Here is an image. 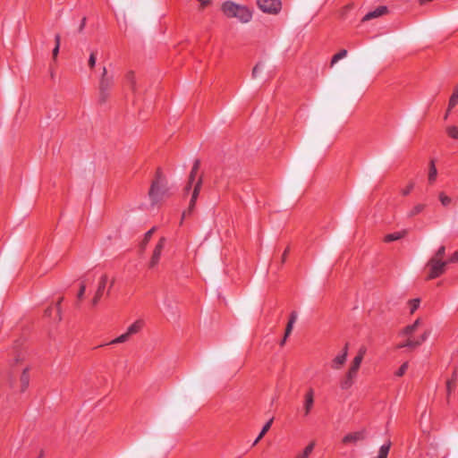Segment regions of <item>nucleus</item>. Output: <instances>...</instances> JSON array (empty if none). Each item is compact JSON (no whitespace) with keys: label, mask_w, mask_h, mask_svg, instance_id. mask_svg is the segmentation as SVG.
I'll return each instance as SVG.
<instances>
[{"label":"nucleus","mask_w":458,"mask_h":458,"mask_svg":"<svg viewBox=\"0 0 458 458\" xmlns=\"http://www.w3.org/2000/svg\"><path fill=\"white\" fill-rule=\"evenodd\" d=\"M412 187H413V184H412V183H411V184H410V185H409V186H408V187L403 191V195H407V194H409V193H410V191H411Z\"/></svg>","instance_id":"obj_47"},{"label":"nucleus","mask_w":458,"mask_h":458,"mask_svg":"<svg viewBox=\"0 0 458 458\" xmlns=\"http://www.w3.org/2000/svg\"><path fill=\"white\" fill-rule=\"evenodd\" d=\"M437 174V168H436V166L434 165V162L432 161L430 163L429 174H428V181H429V182H433L436 180Z\"/></svg>","instance_id":"obj_27"},{"label":"nucleus","mask_w":458,"mask_h":458,"mask_svg":"<svg viewBox=\"0 0 458 458\" xmlns=\"http://www.w3.org/2000/svg\"><path fill=\"white\" fill-rule=\"evenodd\" d=\"M156 227H152L149 231L145 233L144 240L141 243V248L144 249L151 238L152 234L155 233Z\"/></svg>","instance_id":"obj_32"},{"label":"nucleus","mask_w":458,"mask_h":458,"mask_svg":"<svg viewBox=\"0 0 458 458\" xmlns=\"http://www.w3.org/2000/svg\"><path fill=\"white\" fill-rule=\"evenodd\" d=\"M29 370H30L29 367L24 368L22 369L21 375L20 377L21 391H25V389L29 386V383H30Z\"/></svg>","instance_id":"obj_17"},{"label":"nucleus","mask_w":458,"mask_h":458,"mask_svg":"<svg viewBox=\"0 0 458 458\" xmlns=\"http://www.w3.org/2000/svg\"><path fill=\"white\" fill-rule=\"evenodd\" d=\"M6 376L10 377V379H11V383H13V375H12V371H6Z\"/></svg>","instance_id":"obj_49"},{"label":"nucleus","mask_w":458,"mask_h":458,"mask_svg":"<svg viewBox=\"0 0 458 458\" xmlns=\"http://www.w3.org/2000/svg\"><path fill=\"white\" fill-rule=\"evenodd\" d=\"M445 255V246H440L433 257L443 259Z\"/></svg>","instance_id":"obj_39"},{"label":"nucleus","mask_w":458,"mask_h":458,"mask_svg":"<svg viewBox=\"0 0 458 458\" xmlns=\"http://www.w3.org/2000/svg\"><path fill=\"white\" fill-rule=\"evenodd\" d=\"M446 265L447 261L432 257L427 263V267L429 269L428 279H434L444 274Z\"/></svg>","instance_id":"obj_3"},{"label":"nucleus","mask_w":458,"mask_h":458,"mask_svg":"<svg viewBox=\"0 0 458 458\" xmlns=\"http://www.w3.org/2000/svg\"><path fill=\"white\" fill-rule=\"evenodd\" d=\"M450 262H456L458 261V250L454 251L452 257L449 259Z\"/></svg>","instance_id":"obj_46"},{"label":"nucleus","mask_w":458,"mask_h":458,"mask_svg":"<svg viewBox=\"0 0 458 458\" xmlns=\"http://www.w3.org/2000/svg\"><path fill=\"white\" fill-rule=\"evenodd\" d=\"M142 327H143V321L140 319H138V320L134 321L131 325L129 326L126 332L130 335H133L138 334L141 330Z\"/></svg>","instance_id":"obj_18"},{"label":"nucleus","mask_w":458,"mask_h":458,"mask_svg":"<svg viewBox=\"0 0 458 458\" xmlns=\"http://www.w3.org/2000/svg\"><path fill=\"white\" fill-rule=\"evenodd\" d=\"M60 41H61V37H60L59 34H56L55 36V48L53 49V52H52L53 58L55 60L57 58V55H58V53H59Z\"/></svg>","instance_id":"obj_26"},{"label":"nucleus","mask_w":458,"mask_h":458,"mask_svg":"<svg viewBox=\"0 0 458 458\" xmlns=\"http://www.w3.org/2000/svg\"><path fill=\"white\" fill-rule=\"evenodd\" d=\"M165 238L162 237L160 239L158 244L156 246L153 255L151 257L150 264H149V266L151 267H155L158 263L159 258L161 255V251L165 246Z\"/></svg>","instance_id":"obj_9"},{"label":"nucleus","mask_w":458,"mask_h":458,"mask_svg":"<svg viewBox=\"0 0 458 458\" xmlns=\"http://www.w3.org/2000/svg\"><path fill=\"white\" fill-rule=\"evenodd\" d=\"M63 301V299H60L59 301H57V307L59 308V305L61 303V301Z\"/></svg>","instance_id":"obj_54"},{"label":"nucleus","mask_w":458,"mask_h":458,"mask_svg":"<svg viewBox=\"0 0 458 458\" xmlns=\"http://www.w3.org/2000/svg\"><path fill=\"white\" fill-rule=\"evenodd\" d=\"M222 10L227 17L236 18L243 23L250 21L252 16L245 6L236 4L231 1L224 3Z\"/></svg>","instance_id":"obj_1"},{"label":"nucleus","mask_w":458,"mask_h":458,"mask_svg":"<svg viewBox=\"0 0 458 458\" xmlns=\"http://www.w3.org/2000/svg\"><path fill=\"white\" fill-rule=\"evenodd\" d=\"M353 378H354V377H350L349 376V371H348L344 380L342 382V387L344 388V389L349 388L352 385V379Z\"/></svg>","instance_id":"obj_34"},{"label":"nucleus","mask_w":458,"mask_h":458,"mask_svg":"<svg viewBox=\"0 0 458 458\" xmlns=\"http://www.w3.org/2000/svg\"><path fill=\"white\" fill-rule=\"evenodd\" d=\"M347 359V351L344 350L343 352L339 355H337L333 360H332V368L334 369H339L344 364Z\"/></svg>","instance_id":"obj_15"},{"label":"nucleus","mask_w":458,"mask_h":458,"mask_svg":"<svg viewBox=\"0 0 458 458\" xmlns=\"http://www.w3.org/2000/svg\"><path fill=\"white\" fill-rule=\"evenodd\" d=\"M409 367V364L408 362H404L401 367L400 369L396 371V376L398 377H402L404 375L405 371L407 370Z\"/></svg>","instance_id":"obj_41"},{"label":"nucleus","mask_w":458,"mask_h":458,"mask_svg":"<svg viewBox=\"0 0 458 458\" xmlns=\"http://www.w3.org/2000/svg\"><path fill=\"white\" fill-rule=\"evenodd\" d=\"M259 7L266 13H276L281 8L279 0H258Z\"/></svg>","instance_id":"obj_5"},{"label":"nucleus","mask_w":458,"mask_h":458,"mask_svg":"<svg viewBox=\"0 0 458 458\" xmlns=\"http://www.w3.org/2000/svg\"><path fill=\"white\" fill-rule=\"evenodd\" d=\"M314 405V391L312 388H310L304 395L303 402V413L304 416H308Z\"/></svg>","instance_id":"obj_6"},{"label":"nucleus","mask_w":458,"mask_h":458,"mask_svg":"<svg viewBox=\"0 0 458 458\" xmlns=\"http://www.w3.org/2000/svg\"><path fill=\"white\" fill-rule=\"evenodd\" d=\"M421 325V319L417 318L413 324L405 327L401 335L406 337H411V335L418 329V327Z\"/></svg>","instance_id":"obj_13"},{"label":"nucleus","mask_w":458,"mask_h":458,"mask_svg":"<svg viewBox=\"0 0 458 458\" xmlns=\"http://www.w3.org/2000/svg\"><path fill=\"white\" fill-rule=\"evenodd\" d=\"M161 180L162 174L157 172V180L152 183L149 191V197L154 203L160 201L167 191L165 185L161 183Z\"/></svg>","instance_id":"obj_4"},{"label":"nucleus","mask_w":458,"mask_h":458,"mask_svg":"<svg viewBox=\"0 0 458 458\" xmlns=\"http://www.w3.org/2000/svg\"><path fill=\"white\" fill-rule=\"evenodd\" d=\"M390 444L384 445L380 447L377 458H386L389 453Z\"/></svg>","instance_id":"obj_28"},{"label":"nucleus","mask_w":458,"mask_h":458,"mask_svg":"<svg viewBox=\"0 0 458 458\" xmlns=\"http://www.w3.org/2000/svg\"><path fill=\"white\" fill-rule=\"evenodd\" d=\"M272 422H273V419H271L269 421H267L265 424V426L263 427L262 430L259 434L258 437L255 439V441L253 443V445H256L263 438V437L266 435V433L269 430V428H270V427L272 425Z\"/></svg>","instance_id":"obj_21"},{"label":"nucleus","mask_w":458,"mask_h":458,"mask_svg":"<svg viewBox=\"0 0 458 458\" xmlns=\"http://www.w3.org/2000/svg\"><path fill=\"white\" fill-rule=\"evenodd\" d=\"M85 23H86V18H83L82 21H81V23L80 25V28H79V31H82L84 26H85Z\"/></svg>","instance_id":"obj_48"},{"label":"nucleus","mask_w":458,"mask_h":458,"mask_svg":"<svg viewBox=\"0 0 458 458\" xmlns=\"http://www.w3.org/2000/svg\"><path fill=\"white\" fill-rule=\"evenodd\" d=\"M315 441H311L301 453L298 454L294 458H308L313 452L315 447Z\"/></svg>","instance_id":"obj_20"},{"label":"nucleus","mask_w":458,"mask_h":458,"mask_svg":"<svg viewBox=\"0 0 458 458\" xmlns=\"http://www.w3.org/2000/svg\"><path fill=\"white\" fill-rule=\"evenodd\" d=\"M263 70V64L261 63L257 64L252 70V78L257 79L258 74Z\"/></svg>","instance_id":"obj_37"},{"label":"nucleus","mask_w":458,"mask_h":458,"mask_svg":"<svg viewBox=\"0 0 458 458\" xmlns=\"http://www.w3.org/2000/svg\"><path fill=\"white\" fill-rule=\"evenodd\" d=\"M199 165H200V162L199 160L196 159L194 161V164H193V167L190 173V176H189V181H188V183L185 187V191H189V190L191 189L194 180H195V177H196V174H197V171L199 167Z\"/></svg>","instance_id":"obj_16"},{"label":"nucleus","mask_w":458,"mask_h":458,"mask_svg":"<svg viewBox=\"0 0 458 458\" xmlns=\"http://www.w3.org/2000/svg\"><path fill=\"white\" fill-rule=\"evenodd\" d=\"M365 430L356 431L346 435L343 438V443L344 444H356L360 441H363L365 439Z\"/></svg>","instance_id":"obj_8"},{"label":"nucleus","mask_w":458,"mask_h":458,"mask_svg":"<svg viewBox=\"0 0 458 458\" xmlns=\"http://www.w3.org/2000/svg\"><path fill=\"white\" fill-rule=\"evenodd\" d=\"M420 299H412L409 301L410 311L411 314L414 313L415 310L420 307Z\"/></svg>","instance_id":"obj_33"},{"label":"nucleus","mask_w":458,"mask_h":458,"mask_svg":"<svg viewBox=\"0 0 458 458\" xmlns=\"http://www.w3.org/2000/svg\"><path fill=\"white\" fill-rule=\"evenodd\" d=\"M428 335H429V332L426 331L423 333V335L420 337V339L418 341L420 342V344H421L428 339Z\"/></svg>","instance_id":"obj_45"},{"label":"nucleus","mask_w":458,"mask_h":458,"mask_svg":"<svg viewBox=\"0 0 458 458\" xmlns=\"http://www.w3.org/2000/svg\"><path fill=\"white\" fill-rule=\"evenodd\" d=\"M448 135L454 139H458V128L455 126H450L446 129Z\"/></svg>","instance_id":"obj_35"},{"label":"nucleus","mask_w":458,"mask_h":458,"mask_svg":"<svg viewBox=\"0 0 458 458\" xmlns=\"http://www.w3.org/2000/svg\"><path fill=\"white\" fill-rule=\"evenodd\" d=\"M96 53L92 52L89 58V66L90 68H94V66L96 65Z\"/></svg>","instance_id":"obj_42"},{"label":"nucleus","mask_w":458,"mask_h":458,"mask_svg":"<svg viewBox=\"0 0 458 458\" xmlns=\"http://www.w3.org/2000/svg\"><path fill=\"white\" fill-rule=\"evenodd\" d=\"M85 290H86V285L85 284L82 282L81 284V287H80V291L78 293V299H82L83 298V295H84V293H85Z\"/></svg>","instance_id":"obj_43"},{"label":"nucleus","mask_w":458,"mask_h":458,"mask_svg":"<svg viewBox=\"0 0 458 458\" xmlns=\"http://www.w3.org/2000/svg\"><path fill=\"white\" fill-rule=\"evenodd\" d=\"M287 250L283 254L282 261L284 262L285 260Z\"/></svg>","instance_id":"obj_51"},{"label":"nucleus","mask_w":458,"mask_h":458,"mask_svg":"<svg viewBox=\"0 0 458 458\" xmlns=\"http://www.w3.org/2000/svg\"><path fill=\"white\" fill-rule=\"evenodd\" d=\"M453 384H454V381L453 380H448L446 382V390H447V394L450 395L451 393H452V390H453Z\"/></svg>","instance_id":"obj_44"},{"label":"nucleus","mask_w":458,"mask_h":458,"mask_svg":"<svg viewBox=\"0 0 458 458\" xmlns=\"http://www.w3.org/2000/svg\"><path fill=\"white\" fill-rule=\"evenodd\" d=\"M427 456H428V458H432L433 454H432L431 453H428V454H427Z\"/></svg>","instance_id":"obj_53"},{"label":"nucleus","mask_w":458,"mask_h":458,"mask_svg":"<svg viewBox=\"0 0 458 458\" xmlns=\"http://www.w3.org/2000/svg\"><path fill=\"white\" fill-rule=\"evenodd\" d=\"M202 185V177H199L194 185V189L191 194L189 210L191 211L196 204Z\"/></svg>","instance_id":"obj_11"},{"label":"nucleus","mask_w":458,"mask_h":458,"mask_svg":"<svg viewBox=\"0 0 458 458\" xmlns=\"http://www.w3.org/2000/svg\"><path fill=\"white\" fill-rule=\"evenodd\" d=\"M126 79H127L128 82L130 83L131 89L134 91L136 89V81H135L134 73L132 72H129L126 74Z\"/></svg>","instance_id":"obj_30"},{"label":"nucleus","mask_w":458,"mask_h":458,"mask_svg":"<svg viewBox=\"0 0 458 458\" xmlns=\"http://www.w3.org/2000/svg\"><path fill=\"white\" fill-rule=\"evenodd\" d=\"M420 345V342L415 341V340L411 339V337H407L406 342L398 345V348H402V347L416 348Z\"/></svg>","instance_id":"obj_23"},{"label":"nucleus","mask_w":458,"mask_h":458,"mask_svg":"<svg viewBox=\"0 0 458 458\" xmlns=\"http://www.w3.org/2000/svg\"><path fill=\"white\" fill-rule=\"evenodd\" d=\"M286 339H287V337H285V335H284V338H283V339H282V341L280 342V344H281V345H284V344H285V342H286Z\"/></svg>","instance_id":"obj_50"},{"label":"nucleus","mask_w":458,"mask_h":458,"mask_svg":"<svg viewBox=\"0 0 458 458\" xmlns=\"http://www.w3.org/2000/svg\"><path fill=\"white\" fill-rule=\"evenodd\" d=\"M114 284V278H110L107 275H102L98 285H102V287H104V294L109 295Z\"/></svg>","instance_id":"obj_10"},{"label":"nucleus","mask_w":458,"mask_h":458,"mask_svg":"<svg viewBox=\"0 0 458 458\" xmlns=\"http://www.w3.org/2000/svg\"><path fill=\"white\" fill-rule=\"evenodd\" d=\"M387 13L386 6H379L376 10L368 13L362 19L363 21H369L377 17H380Z\"/></svg>","instance_id":"obj_12"},{"label":"nucleus","mask_w":458,"mask_h":458,"mask_svg":"<svg viewBox=\"0 0 458 458\" xmlns=\"http://www.w3.org/2000/svg\"><path fill=\"white\" fill-rule=\"evenodd\" d=\"M344 350H346L348 352V344H345V346L344 347Z\"/></svg>","instance_id":"obj_55"},{"label":"nucleus","mask_w":458,"mask_h":458,"mask_svg":"<svg viewBox=\"0 0 458 458\" xmlns=\"http://www.w3.org/2000/svg\"><path fill=\"white\" fill-rule=\"evenodd\" d=\"M439 199L444 206H448L452 202L451 198L443 192L439 194Z\"/></svg>","instance_id":"obj_36"},{"label":"nucleus","mask_w":458,"mask_h":458,"mask_svg":"<svg viewBox=\"0 0 458 458\" xmlns=\"http://www.w3.org/2000/svg\"><path fill=\"white\" fill-rule=\"evenodd\" d=\"M103 296H104V287H102V285H98L95 296L92 300L93 305H97Z\"/></svg>","instance_id":"obj_24"},{"label":"nucleus","mask_w":458,"mask_h":458,"mask_svg":"<svg viewBox=\"0 0 458 458\" xmlns=\"http://www.w3.org/2000/svg\"><path fill=\"white\" fill-rule=\"evenodd\" d=\"M25 359V353L21 350H15L13 353L12 360L10 361L11 369H14V367L23 361Z\"/></svg>","instance_id":"obj_14"},{"label":"nucleus","mask_w":458,"mask_h":458,"mask_svg":"<svg viewBox=\"0 0 458 458\" xmlns=\"http://www.w3.org/2000/svg\"><path fill=\"white\" fill-rule=\"evenodd\" d=\"M114 83V75L108 74L106 68L104 66L99 79L98 90L100 101L105 102L109 96V91Z\"/></svg>","instance_id":"obj_2"},{"label":"nucleus","mask_w":458,"mask_h":458,"mask_svg":"<svg viewBox=\"0 0 458 458\" xmlns=\"http://www.w3.org/2000/svg\"><path fill=\"white\" fill-rule=\"evenodd\" d=\"M406 233H407V231L404 230L402 232L387 234L385 237V242H390L393 241L399 240V239L403 238Z\"/></svg>","instance_id":"obj_22"},{"label":"nucleus","mask_w":458,"mask_h":458,"mask_svg":"<svg viewBox=\"0 0 458 458\" xmlns=\"http://www.w3.org/2000/svg\"><path fill=\"white\" fill-rule=\"evenodd\" d=\"M297 318H298V315L295 311L291 313L290 319H289V322L286 326L285 332H284L285 337H288L291 335L293 328V325L297 320Z\"/></svg>","instance_id":"obj_19"},{"label":"nucleus","mask_w":458,"mask_h":458,"mask_svg":"<svg viewBox=\"0 0 458 458\" xmlns=\"http://www.w3.org/2000/svg\"><path fill=\"white\" fill-rule=\"evenodd\" d=\"M347 55V51L345 49L341 50L339 53L335 55L332 58L331 65H334L339 60L344 58Z\"/></svg>","instance_id":"obj_29"},{"label":"nucleus","mask_w":458,"mask_h":458,"mask_svg":"<svg viewBox=\"0 0 458 458\" xmlns=\"http://www.w3.org/2000/svg\"><path fill=\"white\" fill-rule=\"evenodd\" d=\"M130 336L131 335L127 332H125L123 335L116 337L115 339H114L113 341H111L109 344H123L128 341Z\"/></svg>","instance_id":"obj_25"},{"label":"nucleus","mask_w":458,"mask_h":458,"mask_svg":"<svg viewBox=\"0 0 458 458\" xmlns=\"http://www.w3.org/2000/svg\"><path fill=\"white\" fill-rule=\"evenodd\" d=\"M50 313H51V310H50V309H47V310H46V315L49 316V315H50Z\"/></svg>","instance_id":"obj_52"},{"label":"nucleus","mask_w":458,"mask_h":458,"mask_svg":"<svg viewBox=\"0 0 458 458\" xmlns=\"http://www.w3.org/2000/svg\"><path fill=\"white\" fill-rule=\"evenodd\" d=\"M424 207L425 206L422 204H419V205L415 206L414 208L411 211L409 216H415V215L420 213L424 209Z\"/></svg>","instance_id":"obj_40"},{"label":"nucleus","mask_w":458,"mask_h":458,"mask_svg":"<svg viewBox=\"0 0 458 458\" xmlns=\"http://www.w3.org/2000/svg\"><path fill=\"white\" fill-rule=\"evenodd\" d=\"M458 103V88L454 90L449 100L448 111Z\"/></svg>","instance_id":"obj_31"},{"label":"nucleus","mask_w":458,"mask_h":458,"mask_svg":"<svg viewBox=\"0 0 458 458\" xmlns=\"http://www.w3.org/2000/svg\"><path fill=\"white\" fill-rule=\"evenodd\" d=\"M366 352V349L364 347L360 348L359 351L358 355L353 359L352 366L349 369V376L350 377H355L356 373L360 366V363L362 361L363 356Z\"/></svg>","instance_id":"obj_7"},{"label":"nucleus","mask_w":458,"mask_h":458,"mask_svg":"<svg viewBox=\"0 0 458 458\" xmlns=\"http://www.w3.org/2000/svg\"><path fill=\"white\" fill-rule=\"evenodd\" d=\"M164 305L168 311H171V312L174 311V306L173 301L170 298H168V297L165 298Z\"/></svg>","instance_id":"obj_38"}]
</instances>
